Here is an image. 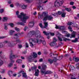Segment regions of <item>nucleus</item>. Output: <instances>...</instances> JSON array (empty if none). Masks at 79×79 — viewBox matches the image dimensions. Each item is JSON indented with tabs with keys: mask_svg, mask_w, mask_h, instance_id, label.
I'll use <instances>...</instances> for the list:
<instances>
[{
	"mask_svg": "<svg viewBox=\"0 0 79 79\" xmlns=\"http://www.w3.org/2000/svg\"><path fill=\"white\" fill-rule=\"evenodd\" d=\"M53 19V17L50 15L47 16L46 17H44L43 18V20L44 21H46V20L48 19V20H49V21H51V20H52Z\"/></svg>",
	"mask_w": 79,
	"mask_h": 79,
	"instance_id": "nucleus-7",
	"label": "nucleus"
},
{
	"mask_svg": "<svg viewBox=\"0 0 79 79\" xmlns=\"http://www.w3.org/2000/svg\"><path fill=\"white\" fill-rule=\"evenodd\" d=\"M44 24L45 25V26L43 27V28H46L48 26V23L47 22H44Z\"/></svg>",
	"mask_w": 79,
	"mask_h": 79,
	"instance_id": "nucleus-25",
	"label": "nucleus"
},
{
	"mask_svg": "<svg viewBox=\"0 0 79 79\" xmlns=\"http://www.w3.org/2000/svg\"><path fill=\"white\" fill-rule=\"evenodd\" d=\"M79 63H77L76 64V65H75L76 68L77 69H79Z\"/></svg>",
	"mask_w": 79,
	"mask_h": 79,
	"instance_id": "nucleus-37",
	"label": "nucleus"
},
{
	"mask_svg": "<svg viewBox=\"0 0 79 79\" xmlns=\"http://www.w3.org/2000/svg\"><path fill=\"white\" fill-rule=\"evenodd\" d=\"M43 34H44V35H49V33H47L46 31H44L43 32Z\"/></svg>",
	"mask_w": 79,
	"mask_h": 79,
	"instance_id": "nucleus-39",
	"label": "nucleus"
},
{
	"mask_svg": "<svg viewBox=\"0 0 79 79\" xmlns=\"http://www.w3.org/2000/svg\"><path fill=\"white\" fill-rule=\"evenodd\" d=\"M41 73H42V74H52V72L51 71H50L49 70L47 71L44 70Z\"/></svg>",
	"mask_w": 79,
	"mask_h": 79,
	"instance_id": "nucleus-11",
	"label": "nucleus"
},
{
	"mask_svg": "<svg viewBox=\"0 0 79 79\" xmlns=\"http://www.w3.org/2000/svg\"><path fill=\"white\" fill-rule=\"evenodd\" d=\"M56 29H60V27L59 26H58L57 25H56V27H55Z\"/></svg>",
	"mask_w": 79,
	"mask_h": 79,
	"instance_id": "nucleus-51",
	"label": "nucleus"
},
{
	"mask_svg": "<svg viewBox=\"0 0 79 79\" xmlns=\"http://www.w3.org/2000/svg\"><path fill=\"white\" fill-rule=\"evenodd\" d=\"M8 74L10 76H11L13 74V72L11 71H9L8 72Z\"/></svg>",
	"mask_w": 79,
	"mask_h": 79,
	"instance_id": "nucleus-30",
	"label": "nucleus"
},
{
	"mask_svg": "<svg viewBox=\"0 0 79 79\" xmlns=\"http://www.w3.org/2000/svg\"><path fill=\"white\" fill-rule=\"evenodd\" d=\"M26 47L27 48H28V47H29V44L27 43H26Z\"/></svg>",
	"mask_w": 79,
	"mask_h": 79,
	"instance_id": "nucleus-57",
	"label": "nucleus"
},
{
	"mask_svg": "<svg viewBox=\"0 0 79 79\" xmlns=\"http://www.w3.org/2000/svg\"><path fill=\"white\" fill-rule=\"evenodd\" d=\"M39 26L41 28H43V25H42V24L41 23H40L39 24Z\"/></svg>",
	"mask_w": 79,
	"mask_h": 79,
	"instance_id": "nucleus-54",
	"label": "nucleus"
},
{
	"mask_svg": "<svg viewBox=\"0 0 79 79\" xmlns=\"http://www.w3.org/2000/svg\"><path fill=\"white\" fill-rule=\"evenodd\" d=\"M42 69L41 70V72L42 73L43 71H46L47 68V65H43L42 66Z\"/></svg>",
	"mask_w": 79,
	"mask_h": 79,
	"instance_id": "nucleus-12",
	"label": "nucleus"
},
{
	"mask_svg": "<svg viewBox=\"0 0 79 79\" xmlns=\"http://www.w3.org/2000/svg\"><path fill=\"white\" fill-rule=\"evenodd\" d=\"M16 62L17 63H21L22 62V60L18 59L16 61Z\"/></svg>",
	"mask_w": 79,
	"mask_h": 79,
	"instance_id": "nucleus-33",
	"label": "nucleus"
},
{
	"mask_svg": "<svg viewBox=\"0 0 79 79\" xmlns=\"http://www.w3.org/2000/svg\"><path fill=\"white\" fill-rule=\"evenodd\" d=\"M77 40H78V39L76 38L74 40H72V42H73V43H76V42H77Z\"/></svg>",
	"mask_w": 79,
	"mask_h": 79,
	"instance_id": "nucleus-24",
	"label": "nucleus"
},
{
	"mask_svg": "<svg viewBox=\"0 0 79 79\" xmlns=\"http://www.w3.org/2000/svg\"><path fill=\"white\" fill-rule=\"evenodd\" d=\"M63 0H56L54 3L55 7L58 8V6H61L63 3Z\"/></svg>",
	"mask_w": 79,
	"mask_h": 79,
	"instance_id": "nucleus-3",
	"label": "nucleus"
},
{
	"mask_svg": "<svg viewBox=\"0 0 79 79\" xmlns=\"http://www.w3.org/2000/svg\"><path fill=\"white\" fill-rule=\"evenodd\" d=\"M18 46L19 48H22V45H21V44L18 45Z\"/></svg>",
	"mask_w": 79,
	"mask_h": 79,
	"instance_id": "nucleus-53",
	"label": "nucleus"
},
{
	"mask_svg": "<svg viewBox=\"0 0 79 79\" xmlns=\"http://www.w3.org/2000/svg\"><path fill=\"white\" fill-rule=\"evenodd\" d=\"M32 36V35H31V33L30 32L27 35L28 37L31 38Z\"/></svg>",
	"mask_w": 79,
	"mask_h": 79,
	"instance_id": "nucleus-36",
	"label": "nucleus"
},
{
	"mask_svg": "<svg viewBox=\"0 0 79 79\" xmlns=\"http://www.w3.org/2000/svg\"><path fill=\"white\" fill-rule=\"evenodd\" d=\"M34 58H36L37 56V54L35 52H33Z\"/></svg>",
	"mask_w": 79,
	"mask_h": 79,
	"instance_id": "nucleus-35",
	"label": "nucleus"
},
{
	"mask_svg": "<svg viewBox=\"0 0 79 79\" xmlns=\"http://www.w3.org/2000/svg\"><path fill=\"white\" fill-rule=\"evenodd\" d=\"M36 37L39 38H40V40H39V39H36V42L37 44H40L41 42L44 45H46V42L44 40V38L43 37L41 36V35L40 34H36L35 35Z\"/></svg>",
	"mask_w": 79,
	"mask_h": 79,
	"instance_id": "nucleus-2",
	"label": "nucleus"
},
{
	"mask_svg": "<svg viewBox=\"0 0 79 79\" xmlns=\"http://www.w3.org/2000/svg\"><path fill=\"white\" fill-rule=\"evenodd\" d=\"M30 45L31 47H34V44H32V42H31L30 43Z\"/></svg>",
	"mask_w": 79,
	"mask_h": 79,
	"instance_id": "nucleus-49",
	"label": "nucleus"
},
{
	"mask_svg": "<svg viewBox=\"0 0 79 79\" xmlns=\"http://www.w3.org/2000/svg\"><path fill=\"white\" fill-rule=\"evenodd\" d=\"M10 26H11V27H13L14 26V24L13 23H11L10 24Z\"/></svg>",
	"mask_w": 79,
	"mask_h": 79,
	"instance_id": "nucleus-55",
	"label": "nucleus"
},
{
	"mask_svg": "<svg viewBox=\"0 0 79 79\" xmlns=\"http://www.w3.org/2000/svg\"><path fill=\"white\" fill-rule=\"evenodd\" d=\"M26 53H27V52L26 51H24V52H23L22 53L23 54H24V55H25V54H26Z\"/></svg>",
	"mask_w": 79,
	"mask_h": 79,
	"instance_id": "nucleus-62",
	"label": "nucleus"
},
{
	"mask_svg": "<svg viewBox=\"0 0 79 79\" xmlns=\"http://www.w3.org/2000/svg\"><path fill=\"white\" fill-rule=\"evenodd\" d=\"M52 15V16L58 17V14L57 13H51Z\"/></svg>",
	"mask_w": 79,
	"mask_h": 79,
	"instance_id": "nucleus-19",
	"label": "nucleus"
},
{
	"mask_svg": "<svg viewBox=\"0 0 79 79\" xmlns=\"http://www.w3.org/2000/svg\"><path fill=\"white\" fill-rule=\"evenodd\" d=\"M70 69H72V70H73L74 68H75V67H74L73 66H71V65L69 67Z\"/></svg>",
	"mask_w": 79,
	"mask_h": 79,
	"instance_id": "nucleus-40",
	"label": "nucleus"
},
{
	"mask_svg": "<svg viewBox=\"0 0 79 79\" xmlns=\"http://www.w3.org/2000/svg\"><path fill=\"white\" fill-rule=\"evenodd\" d=\"M43 15H44L45 17L44 18H46L47 16H48V15L47 14V13L45 12H44L43 13Z\"/></svg>",
	"mask_w": 79,
	"mask_h": 79,
	"instance_id": "nucleus-27",
	"label": "nucleus"
},
{
	"mask_svg": "<svg viewBox=\"0 0 79 79\" xmlns=\"http://www.w3.org/2000/svg\"><path fill=\"white\" fill-rule=\"evenodd\" d=\"M15 31H17V32H18L19 31V29L17 27H15Z\"/></svg>",
	"mask_w": 79,
	"mask_h": 79,
	"instance_id": "nucleus-44",
	"label": "nucleus"
},
{
	"mask_svg": "<svg viewBox=\"0 0 79 79\" xmlns=\"http://www.w3.org/2000/svg\"><path fill=\"white\" fill-rule=\"evenodd\" d=\"M75 61H76V62H77L79 61V58L78 57L75 58Z\"/></svg>",
	"mask_w": 79,
	"mask_h": 79,
	"instance_id": "nucleus-42",
	"label": "nucleus"
},
{
	"mask_svg": "<svg viewBox=\"0 0 79 79\" xmlns=\"http://www.w3.org/2000/svg\"><path fill=\"white\" fill-rule=\"evenodd\" d=\"M34 25V22H31L29 23V26L30 27H32Z\"/></svg>",
	"mask_w": 79,
	"mask_h": 79,
	"instance_id": "nucleus-13",
	"label": "nucleus"
},
{
	"mask_svg": "<svg viewBox=\"0 0 79 79\" xmlns=\"http://www.w3.org/2000/svg\"><path fill=\"white\" fill-rule=\"evenodd\" d=\"M57 39H56L55 38H54L53 39V41L50 43V45L52 47L56 46V42L57 41Z\"/></svg>",
	"mask_w": 79,
	"mask_h": 79,
	"instance_id": "nucleus-4",
	"label": "nucleus"
},
{
	"mask_svg": "<svg viewBox=\"0 0 79 79\" xmlns=\"http://www.w3.org/2000/svg\"><path fill=\"white\" fill-rule=\"evenodd\" d=\"M6 38V36L0 37V39H4Z\"/></svg>",
	"mask_w": 79,
	"mask_h": 79,
	"instance_id": "nucleus-56",
	"label": "nucleus"
},
{
	"mask_svg": "<svg viewBox=\"0 0 79 79\" xmlns=\"http://www.w3.org/2000/svg\"><path fill=\"white\" fill-rule=\"evenodd\" d=\"M59 29L60 31H64V30H66V28L64 27H59Z\"/></svg>",
	"mask_w": 79,
	"mask_h": 79,
	"instance_id": "nucleus-18",
	"label": "nucleus"
},
{
	"mask_svg": "<svg viewBox=\"0 0 79 79\" xmlns=\"http://www.w3.org/2000/svg\"><path fill=\"white\" fill-rule=\"evenodd\" d=\"M66 10L68 11V12H69L70 11H71V9L70 8H65Z\"/></svg>",
	"mask_w": 79,
	"mask_h": 79,
	"instance_id": "nucleus-32",
	"label": "nucleus"
},
{
	"mask_svg": "<svg viewBox=\"0 0 79 79\" xmlns=\"http://www.w3.org/2000/svg\"><path fill=\"white\" fill-rule=\"evenodd\" d=\"M15 58H16V56L15 55H12V54H11L10 55V59L11 60V62L14 63V60H12V59H15Z\"/></svg>",
	"mask_w": 79,
	"mask_h": 79,
	"instance_id": "nucleus-9",
	"label": "nucleus"
},
{
	"mask_svg": "<svg viewBox=\"0 0 79 79\" xmlns=\"http://www.w3.org/2000/svg\"><path fill=\"white\" fill-rule=\"evenodd\" d=\"M20 7L23 10L26 9L27 8V5H25L24 4L22 3L20 5Z\"/></svg>",
	"mask_w": 79,
	"mask_h": 79,
	"instance_id": "nucleus-10",
	"label": "nucleus"
},
{
	"mask_svg": "<svg viewBox=\"0 0 79 79\" xmlns=\"http://www.w3.org/2000/svg\"><path fill=\"white\" fill-rule=\"evenodd\" d=\"M32 59V55L30 56L28 58V60L29 61H31Z\"/></svg>",
	"mask_w": 79,
	"mask_h": 79,
	"instance_id": "nucleus-20",
	"label": "nucleus"
},
{
	"mask_svg": "<svg viewBox=\"0 0 79 79\" xmlns=\"http://www.w3.org/2000/svg\"><path fill=\"white\" fill-rule=\"evenodd\" d=\"M40 2L39 3V6H38V10H43V8L42 6H44V4H42V1L40 2V0H39ZM44 1H45V0H43Z\"/></svg>",
	"mask_w": 79,
	"mask_h": 79,
	"instance_id": "nucleus-5",
	"label": "nucleus"
},
{
	"mask_svg": "<svg viewBox=\"0 0 79 79\" xmlns=\"http://www.w3.org/2000/svg\"><path fill=\"white\" fill-rule=\"evenodd\" d=\"M70 77L71 78V79H76V78H73V75H70Z\"/></svg>",
	"mask_w": 79,
	"mask_h": 79,
	"instance_id": "nucleus-43",
	"label": "nucleus"
},
{
	"mask_svg": "<svg viewBox=\"0 0 79 79\" xmlns=\"http://www.w3.org/2000/svg\"><path fill=\"white\" fill-rule=\"evenodd\" d=\"M8 41H8L7 40H5L4 42H2V43L6 44H8Z\"/></svg>",
	"mask_w": 79,
	"mask_h": 79,
	"instance_id": "nucleus-45",
	"label": "nucleus"
},
{
	"mask_svg": "<svg viewBox=\"0 0 79 79\" xmlns=\"http://www.w3.org/2000/svg\"><path fill=\"white\" fill-rule=\"evenodd\" d=\"M3 64V62L2 60H0V66H2Z\"/></svg>",
	"mask_w": 79,
	"mask_h": 79,
	"instance_id": "nucleus-47",
	"label": "nucleus"
},
{
	"mask_svg": "<svg viewBox=\"0 0 79 79\" xmlns=\"http://www.w3.org/2000/svg\"><path fill=\"white\" fill-rule=\"evenodd\" d=\"M55 55H56V57H54V58L53 59V61L54 62H56L57 60H61L63 58V56H60L59 57H57L58 55L56 54Z\"/></svg>",
	"mask_w": 79,
	"mask_h": 79,
	"instance_id": "nucleus-6",
	"label": "nucleus"
},
{
	"mask_svg": "<svg viewBox=\"0 0 79 79\" xmlns=\"http://www.w3.org/2000/svg\"><path fill=\"white\" fill-rule=\"evenodd\" d=\"M36 68H37V67L36 66H33L31 68V69L32 71L35 70Z\"/></svg>",
	"mask_w": 79,
	"mask_h": 79,
	"instance_id": "nucleus-38",
	"label": "nucleus"
},
{
	"mask_svg": "<svg viewBox=\"0 0 79 79\" xmlns=\"http://www.w3.org/2000/svg\"><path fill=\"white\" fill-rule=\"evenodd\" d=\"M22 73L23 74V77H25V78H27V76L26 75V73H24V71H19V74Z\"/></svg>",
	"mask_w": 79,
	"mask_h": 79,
	"instance_id": "nucleus-8",
	"label": "nucleus"
},
{
	"mask_svg": "<svg viewBox=\"0 0 79 79\" xmlns=\"http://www.w3.org/2000/svg\"><path fill=\"white\" fill-rule=\"evenodd\" d=\"M70 34H68L66 35V37H70Z\"/></svg>",
	"mask_w": 79,
	"mask_h": 79,
	"instance_id": "nucleus-58",
	"label": "nucleus"
},
{
	"mask_svg": "<svg viewBox=\"0 0 79 79\" xmlns=\"http://www.w3.org/2000/svg\"><path fill=\"white\" fill-rule=\"evenodd\" d=\"M4 47V45L3 44L2 42L0 43V48H3Z\"/></svg>",
	"mask_w": 79,
	"mask_h": 79,
	"instance_id": "nucleus-31",
	"label": "nucleus"
},
{
	"mask_svg": "<svg viewBox=\"0 0 79 79\" xmlns=\"http://www.w3.org/2000/svg\"><path fill=\"white\" fill-rule=\"evenodd\" d=\"M50 34L51 35H52V36L55 35V34L53 33H50Z\"/></svg>",
	"mask_w": 79,
	"mask_h": 79,
	"instance_id": "nucleus-61",
	"label": "nucleus"
},
{
	"mask_svg": "<svg viewBox=\"0 0 79 79\" xmlns=\"http://www.w3.org/2000/svg\"><path fill=\"white\" fill-rule=\"evenodd\" d=\"M3 12V9H1L0 11V13H2Z\"/></svg>",
	"mask_w": 79,
	"mask_h": 79,
	"instance_id": "nucleus-59",
	"label": "nucleus"
},
{
	"mask_svg": "<svg viewBox=\"0 0 79 79\" xmlns=\"http://www.w3.org/2000/svg\"><path fill=\"white\" fill-rule=\"evenodd\" d=\"M72 34L71 35V36H70V38L71 39L72 38H73V37H76V32L75 31H73L72 32Z\"/></svg>",
	"mask_w": 79,
	"mask_h": 79,
	"instance_id": "nucleus-14",
	"label": "nucleus"
},
{
	"mask_svg": "<svg viewBox=\"0 0 79 79\" xmlns=\"http://www.w3.org/2000/svg\"><path fill=\"white\" fill-rule=\"evenodd\" d=\"M14 38H15V39H17V38H18L19 37V33L15 34H14Z\"/></svg>",
	"mask_w": 79,
	"mask_h": 79,
	"instance_id": "nucleus-23",
	"label": "nucleus"
},
{
	"mask_svg": "<svg viewBox=\"0 0 79 79\" xmlns=\"http://www.w3.org/2000/svg\"><path fill=\"white\" fill-rule=\"evenodd\" d=\"M12 65H13V64H12V63H10L8 65V68H11V67L12 66Z\"/></svg>",
	"mask_w": 79,
	"mask_h": 79,
	"instance_id": "nucleus-41",
	"label": "nucleus"
},
{
	"mask_svg": "<svg viewBox=\"0 0 79 79\" xmlns=\"http://www.w3.org/2000/svg\"><path fill=\"white\" fill-rule=\"evenodd\" d=\"M58 39L59 40H60V41L61 42L63 41V40H62V38H60L59 36H58Z\"/></svg>",
	"mask_w": 79,
	"mask_h": 79,
	"instance_id": "nucleus-46",
	"label": "nucleus"
},
{
	"mask_svg": "<svg viewBox=\"0 0 79 79\" xmlns=\"http://www.w3.org/2000/svg\"><path fill=\"white\" fill-rule=\"evenodd\" d=\"M54 61V60H53H53H52V59H48V62L49 63V64H52L53 63V62Z\"/></svg>",
	"mask_w": 79,
	"mask_h": 79,
	"instance_id": "nucleus-22",
	"label": "nucleus"
},
{
	"mask_svg": "<svg viewBox=\"0 0 79 79\" xmlns=\"http://www.w3.org/2000/svg\"><path fill=\"white\" fill-rule=\"evenodd\" d=\"M68 29H69L71 30V29H72V28L70 26H69V27H68Z\"/></svg>",
	"mask_w": 79,
	"mask_h": 79,
	"instance_id": "nucleus-64",
	"label": "nucleus"
},
{
	"mask_svg": "<svg viewBox=\"0 0 79 79\" xmlns=\"http://www.w3.org/2000/svg\"><path fill=\"white\" fill-rule=\"evenodd\" d=\"M39 70L38 69L35 70V76H39Z\"/></svg>",
	"mask_w": 79,
	"mask_h": 79,
	"instance_id": "nucleus-16",
	"label": "nucleus"
},
{
	"mask_svg": "<svg viewBox=\"0 0 79 79\" xmlns=\"http://www.w3.org/2000/svg\"><path fill=\"white\" fill-rule=\"evenodd\" d=\"M3 18V21H6L8 20V17H4Z\"/></svg>",
	"mask_w": 79,
	"mask_h": 79,
	"instance_id": "nucleus-28",
	"label": "nucleus"
},
{
	"mask_svg": "<svg viewBox=\"0 0 79 79\" xmlns=\"http://www.w3.org/2000/svg\"><path fill=\"white\" fill-rule=\"evenodd\" d=\"M63 12L60 11H58V12H57V14L58 15H61V14H62Z\"/></svg>",
	"mask_w": 79,
	"mask_h": 79,
	"instance_id": "nucleus-48",
	"label": "nucleus"
},
{
	"mask_svg": "<svg viewBox=\"0 0 79 79\" xmlns=\"http://www.w3.org/2000/svg\"><path fill=\"white\" fill-rule=\"evenodd\" d=\"M31 40L33 42H36V41L35 40V39H32Z\"/></svg>",
	"mask_w": 79,
	"mask_h": 79,
	"instance_id": "nucleus-63",
	"label": "nucleus"
},
{
	"mask_svg": "<svg viewBox=\"0 0 79 79\" xmlns=\"http://www.w3.org/2000/svg\"><path fill=\"white\" fill-rule=\"evenodd\" d=\"M16 15L17 16L18 18L20 19H21V21L23 22H18L17 24L23 26H24L25 25L24 23H26V21L27 19H29V17L27 16L26 14H24L23 12L20 13V15H19V11H18L16 12Z\"/></svg>",
	"mask_w": 79,
	"mask_h": 79,
	"instance_id": "nucleus-1",
	"label": "nucleus"
},
{
	"mask_svg": "<svg viewBox=\"0 0 79 79\" xmlns=\"http://www.w3.org/2000/svg\"><path fill=\"white\" fill-rule=\"evenodd\" d=\"M7 44V45L8 46H9V47H13V46H14L12 45L11 43V42H10V41H9Z\"/></svg>",
	"mask_w": 79,
	"mask_h": 79,
	"instance_id": "nucleus-26",
	"label": "nucleus"
},
{
	"mask_svg": "<svg viewBox=\"0 0 79 79\" xmlns=\"http://www.w3.org/2000/svg\"><path fill=\"white\" fill-rule=\"evenodd\" d=\"M70 5H74V2H70Z\"/></svg>",
	"mask_w": 79,
	"mask_h": 79,
	"instance_id": "nucleus-60",
	"label": "nucleus"
},
{
	"mask_svg": "<svg viewBox=\"0 0 79 79\" xmlns=\"http://www.w3.org/2000/svg\"><path fill=\"white\" fill-rule=\"evenodd\" d=\"M15 32V31L13 30H10V31L9 34L10 35H13V33Z\"/></svg>",
	"mask_w": 79,
	"mask_h": 79,
	"instance_id": "nucleus-21",
	"label": "nucleus"
},
{
	"mask_svg": "<svg viewBox=\"0 0 79 79\" xmlns=\"http://www.w3.org/2000/svg\"><path fill=\"white\" fill-rule=\"evenodd\" d=\"M17 42H20V41H19V40L18 39H17L16 41H12V42L13 43V45H15L17 43Z\"/></svg>",
	"mask_w": 79,
	"mask_h": 79,
	"instance_id": "nucleus-15",
	"label": "nucleus"
},
{
	"mask_svg": "<svg viewBox=\"0 0 79 79\" xmlns=\"http://www.w3.org/2000/svg\"><path fill=\"white\" fill-rule=\"evenodd\" d=\"M66 15V13L65 12H62L61 14V16L62 18H64Z\"/></svg>",
	"mask_w": 79,
	"mask_h": 79,
	"instance_id": "nucleus-29",
	"label": "nucleus"
},
{
	"mask_svg": "<svg viewBox=\"0 0 79 79\" xmlns=\"http://www.w3.org/2000/svg\"><path fill=\"white\" fill-rule=\"evenodd\" d=\"M63 40L64 41H65V42H66V41L67 40H68V41H70V40H71V39H68V38H65Z\"/></svg>",
	"mask_w": 79,
	"mask_h": 79,
	"instance_id": "nucleus-34",
	"label": "nucleus"
},
{
	"mask_svg": "<svg viewBox=\"0 0 79 79\" xmlns=\"http://www.w3.org/2000/svg\"><path fill=\"white\" fill-rule=\"evenodd\" d=\"M73 24V23H72L71 22H69L68 23V25H69V26H71L72 24Z\"/></svg>",
	"mask_w": 79,
	"mask_h": 79,
	"instance_id": "nucleus-50",
	"label": "nucleus"
},
{
	"mask_svg": "<svg viewBox=\"0 0 79 79\" xmlns=\"http://www.w3.org/2000/svg\"><path fill=\"white\" fill-rule=\"evenodd\" d=\"M54 77L55 78V79H57V78H58V75H57V74L54 75Z\"/></svg>",
	"mask_w": 79,
	"mask_h": 79,
	"instance_id": "nucleus-52",
	"label": "nucleus"
},
{
	"mask_svg": "<svg viewBox=\"0 0 79 79\" xmlns=\"http://www.w3.org/2000/svg\"><path fill=\"white\" fill-rule=\"evenodd\" d=\"M30 33H31V34L32 35H34V34H35V35H36V34H38H38H39V33H36L35 31H30Z\"/></svg>",
	"mask_w": 79,
	"mask_h": 79,
	"instance_id": "nucleus-17",
	"label": "nucleus"
}]
</instances>
